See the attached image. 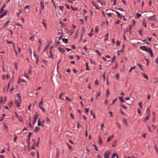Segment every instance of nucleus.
Instances as JSON below:
<instances>
[{"instance_id": "obj_1", "label": "nucleus", "mask_w": 158, "mask_h": 158, "mask_svg": "<svg viewBox=\"0 0 158 158\" xmlns=\"http://www.w3.org/2000/svg\"><path fill=\"white\" fill-rule=\"evenodd\" d=\"M140 48L143 51L148 52L150 53L151 57H152L153 56V54L152 50L149 47H147L146 46H143L140 47Z\"/></svg>"}, {"instance_id": "obj_2", "label": "nucleus", "mask_w": 158, "mask_h": 158, "mask_svg": "<svg viewBox=\"0 0 158 158\" xmlns=\"http://www.w3.org/2000/svg\"><path fill=\"white\" fill-rule=\"evenodd\" d=\"M39 116V114L37 112H35V115L33 116V124H35L36 120Z\"/></svg>"}, {"instance_id": "obj_3", "label": "nucleus", "mask_w": 158, "mask_h": 158, "mask_svg": "<svg viewBox=\"0 0 158 158\" xmlns=\"http://www.w3.org/2000/svg\"><path fill=\"white\" fill-rule=\"evenodd\" d=\"M21 102V99H16L15 101V104L18 107L20 106Z\"/></svg>"}, {"instance_id": "obj_4", "label": "nucleus", "mask_w": 158, "mask_h": 158, "mask_svg": "<svg viewBox=\"0 0 158 158\" xmlns=\"http://www.w3.org/2000/svg\"><path fill=\"white\" fill-rule=\"evenodd\" d=\"M110 152L108 150L106 151L104 155V157L105 158H109V156L110 155Z\"/></svg>"}, {"instance_id": "obj_5", "label": "nucleus", "mask_w": 158, "mask_h": 158, "mask_svg": "<svg viewBox=\"0 0 158 158\" xmlns=\"http://www.w3.org/2000/svg\"><path fill=\"white\" fill-rule=\"evenodd\" d=\"M156 16L155 15L151 16L149 17V20H157V19L155 18Z\"/></svg>"}, {"instance_id": "obj_6", "label": "nucleus", "mask_w": 158, "mask_h": 158, "mask_svg": "<svg viewBox=\"0 0 158 158\" xmlns=\"http://www.w3.org/2000/svg\"><path fill=\"white\" fill-rule=\"evenodd\" d=\"M40 7L41 8H40V10H42L44 8V2L43 1H41L40 2Z\"/></svg>"}, {"instance_id": "obj_7", "label": "nucleus", "mask_w": 158, "mask_h": 158, "mask_svg": "<svg viewBox=\"0 0 158 158\" xmlns=\"http://www.w3.org/2000/svg\"><path fill=\"white\" fill-rule=\"evenodd\" d=\"M98 138L99 139V140H98V144L99 145H101L102 144V143L101 137L99 136L98 137Z\"/></svg>"}, {"instance_id": "obj_8", "label": "nucleus", "mask_w": 158, "mask_h": 158, "mask_svg": "<svg viewBox=\"0 0 158 158\" xmlns=\"http://www.w3.org/2000/svg\"><path fill=\"white\" fill-rule=\"evenodd\" d=\"M118 98L121 102H125V101L124 100L123 96L119 97Z\"/></svg>"}, {"instance_id": "obj_9", "label": "nucleus", "mask_w": 158, "mask_h": 158, "mask_svg": "<svg viewBox=\"0 0 158 158\" xmlns=\"http://www.w3.org/2000/svg\"><path fill=\"white\" fill-rule=\"evenodd\" d=\"M117 143V140H114L113 141V143L112 144V146L114 147H115L116 146V144Z\"/></svg>"}, {"instance_id": "obj_10", "label": "nucleus", "mask_w": 158, "mask_h": 158, "mask_svg": "<svg viewBox=\"0 0 158 158\" xmlns=\"http://www.w3.org/2000/svg\"><path fill=\"white\" fill-rule=\"evenodd\" d=\"M30 138H28L26 140V141L28 144V147L29 148L30 147Z\"/></svg>"}, {"instance_id": "obj_11", "label": "nucleus", "mask_w": 158, "mask_h": 158, "mask_svg": "<svg viewBox=\"0 0 158 158\" xmlns=\"http://www.w3.org/2000/svg\"><path fill=\"white\" fill-rule=\"evenodd\" d=\"M146 114L147 115L150 116V112L149 108H147L146 111Z\"/></svg>"}, {"instance_id": "obj_12", "label": "nucleus", "mask_w": 158, "mask_h": 158, "mask_svg": "<svg viewBox=\"0 0 158 158\" xmlns=\"http://www.w3.org/2000/svg\"><path fill=\"white\" fill-rule=\"evenodd\" d=\"M58 49L59 51L61 52L62 53L65 52L64 49L62 48L61 47H59L58 48Z\"/></svg>"}, {"instance_id": "obj_13", "label": "nucleus", "mask_w": 158, "mask_h": 158, "mask_svg": "<svg viewBox=\"0 0 158 158\" xmlns=\"http://www.w3.org/2000/svg\"><path fill=\"white\" fill-rule=\"evenodd\" d=\"M40 129V127H38V126H36L34 130V132H36L37 131H39Z\"/></svg>"}, {"instance_id": "obj_14", "label": "nucleus", "mask_w": 158, "mask_h": 158, "mask_svg": "<svg viewBox=\"0 0 158 158\" xmlns=\"http://www.w3.org/2000/svg\"><path fill=\"white\" fill-rule=\"evenodd\" d=\"M114 135H112L111 136H110V137H109L108 138H107V142H109L110 141L111 139H112L114 137Z\"/></svg>"}, {"instance_id": "obj_15", "label": "nucleus", "mask_w": 158, "mask_h": 158, "mask_svg": "<svg viewBox=\"0 0 158 158\" xmlns=\"http://www.w3.org/2000/svg\"><path fill=\"white\" fill-rule=\"evenodd\" d=\"M43 24L44 25V26L45 27V28L46 29H47V25L46 24V20L45 19H43Z\"/></svg>"}, {"instance_id": "obj_16", "label": "nucleus", "mask_w": 158, "mask_h": 158, "mask_svg": "<svg viewBox=\"0 0 158 158\" xmlns=\"http://www.w3.org/2000/svg\"><path fill=\"white\" fill-rule=\"evenodd\" d=\"M3 123L5 130L7 131L8 130V127L6 126V124L5 123L3 122Z\"/></svg>"}, {"instance_id": "obj_17", "label": "nucleus", "mask_w": 158, "mask_h": 158, "mask_svg": "<svg viewBox=\"0 0 158 158\" xmlns=\"http://www.w3.org/2000/svg\"><path fill=\"white\" fill-rule=\"evenodd\" d=\"M43 98H42V100H41V102H40V103L39 104V107L43 106Z\"/></svg>"}, {"instance_id": "obj_18", "label": "nucleus", "mask_w": 158, "mask_h": 158, "mask_svg": "<svg viewBox=\"0 0 158 158\" xmlns=\"http://www.w3.org/2000/svg\"><path fill=\"white\" fill-rule=\"evenodd\" d=\"M62 40L64 43L66 44L68 42V40L67 39H65L64 38H63L62 39Z\"/></svg>"}, {"instance_id": "obj_19", "label": "nucleus", "mask_w": 158, "mask_h": 158, "mask_svg": "<svg viewBox=\"0 0 158 158\" xmlns=\"http://www.w3.org/2000/svg\"><path fill=\"white\" fill-rule=\"evenodd\" d=\"M106 97L107 98H108V95L110 94V91H109V89H107V90L106 91Z\"/></svg>"}, {"instance_id": "obj_20", "label": "nucleus", "mask_w": 158, "mask_h": 158, "mask_svg": "<svg viewBox=\"0 0 158 158\" xmlns=\"http://www.w3.org/2000/svg\"><path fill=\"white\" fill-rule=\"evenodd\" d=\"M125 44H123L122 45V48L121 50H119L122 53L123 52V50L125 48Z\"/></svg>"}, {"instance_id": "obj_21", "label": "nucleus", "mask_w": 158, "mask_h": 158, "mask_svg": "<svg viewBox=\"0 0 158 158\" xmlns=\"http://www.w3.org/2000/svg\"><path fill=\"white\" fill-rule=\"evenodd\" d=\"M141 74L143 75V76L146 79H147V80H148V77L147 76L145 73H142Z\"/></svg>"}, {"instance_id": "obj_22", "label": "nucleus", "mask_w": 158, "mask_h": 158, "mask_svg": "<svg viewBox=\"0 0 158 158\" xmlns=\"http://www.w3.org/2000/svg\"><path fill=\"white\" fill-rule=\"evenodd\" d=\"M138 66L140 68V69L142 70V71H144V70L143 69V68L142 67L140 63L138 64Z\"/></svg>"}, {"instance_id": "obj_23", "label": "nucleus", "mask_w": 158, "mask_h": 158, "mask_svg": "<svg viewBox=\"0 0 158 158\" xmlns=\"http://www.w3.org/2000/svg\"><path fill=\"white\" fill-rule=\"evenodd\" d=\"M116 13L117 14L118 16L120 18L122 17V16L117 11H115Z\"/></svg>"}, {"instance_id": "obj_24", "label": "nucleus", "mask_w": 158, "mask_h": 158, "mask_svg": "<svg viewBox=\"0 0 158 158\" xmlns=\"http://www.w3.org/2000/svg\"><path fill=\"white\" fill-rule=\"evenodd\" d=\"M34 35H33L31 36L30 38V40H31L32 41H33L34 40L35 38Z\"/></svg>"}, {"instance_id": "obj_25", "label": "nucleus", "mask_w": 158, "mask_h": 158, "mask_svg": "<svg viewBox=\"0 0 158 158\" xmlns=\"http://www.w3.org/2000/svg\"><path fill=\"white\" fill-rule=\"evenodd\" d=\"M18 119L21 122H23V118L22 116H19L18 118Z\"/></svg>"}, {"instance_id": "obj_26", "label": "nucleus", "mask_w": 158, "mask_h": 158, "mask_svg": "<svg viewBox=\"0 0 158 158\" xmlns=\"http://www.w3.org/2000/svg\"><path fill=\"white\" fill-rule=\"evenodd\" d=\"M116 78L117 80H118L119 79V75L118 73H117L115 75Z\"/></svg>"}, {"instance_id": "obj_27", "label": "nucleus", "mask_w": 158, "mask_h": 158, "mask_svg": "<svg viewBox=\"0 0 158 158\" xmlns=\"http://www.w3.org/2000/svg\"><path fill=\"white\" fill-rule=\"evenodd\" d=\"M115 57H116V56L115 55H114L113 58H112V60L111 61V64H112L113 63H114V60H115Z\"/></svg>"}, {"instance_id": "obj_28", "label": "nucleus", "mask_w": 158, "mask_h": 158, "mask_svg": "<svg viewBox=\"0 0 158 158\" xmlns=\"http://www.w3.org/2000/svg\"><path fill=\"white\" fill-rule=\"evenodd\" d=\"M14 65L15 66V68L16 70H18V67H17V64L16 62H15L14 63Z\"/></svg>"}, {"instance_id": "obj_29", "label": "nucleus", "mask_w": 158, "mask_h": 158, "mask_svg": "<svg viewBox=\"0 0 158 158\" xmlns=\"http://www.w3.org/2000/svg\"><path fill=\"white\" fill-rule=\"evenodd\" d=\"M6 4H4L2 6L1 9V11H3L4 9V8L5 7Z\"/></svg>"}, {"instance_id": "obj_30", "label": "nucleus", "mask_w": 158, "mask_h": 158, "mask_svg": "<svg viewBox=\"0 0 158 158\" xmlns=\"http://www.w3.org/2000/svg\"><path fill=\"white\" fill-rule=\"evenodd\" d=\"M121 106L123 109L124 110H126L127 109V107L123 105L122 104L121 105Z\"/></svg>"}, {"instance_id": "obj_31", "label": "nucleus", "mask_w": 158, "mask_h": 158, "mask_svg": "<svg viewBox=\"0 0 158 158\" xmlns=\"http://www.w3.org/2000/svg\"><path fill=\"white\" fill-rule=\"evenodd\" d=\"M143 25L144 27H146L147 24H146V23H145V20L144 19H143Z\"/></svg>"}, {"instance_id": "obj_32", "label": "nucleus", "mask_w": 158, "mask_h": 158, "mask_svg": "<svg viewBox=\"0 0 158 158\" xmlns=\"http://www.w3.org/2000/svg\"><path fill=\"white\" fill-rule=\"evenodd\" d=\"M10 21L9 20H8L6 23L4 24V28H5L7 25L9 23Z\"/></svg>"}, {"instance_id": "obj_33", "label": "nucleus", "mask_w": 158, "mask_h": 158, "mask_svg": "<svg viewBox=\"0 0 158 158\" xmlns=\"http://www.w3.org/2000/svg\"><path fill=\"white\" fill-rule=\"evenodd\" d=\"M5 116H6V114H2V118L0 119V121H2L4 119H3V117Z\"/></svg>"}, {"instance_id": "obj_34", "label": "nucleus", "mask_w": 158, "mask_h": 158, "mask_svg": "<svg viewBox=\"0 0 158 158\" xmlns=\"http://www.w3.org/2000/svg\"><path fill=\"white\" fill-rule=\"evenodd\" d=\"M13 105V102L12 101H11L9 103L8 105L10 106V108Z\"/></svg>"}, {"instance_id": "obj_35", "label": "nucleus", "mask_w": 158, "mask_h": 158, "mask_svg": "<svg viewBox=\"0 0 158 158\" xmlns=\"http://www.w3.org/2000/svg\"><path fill=\"white\" fill-rule=\"evenodd\" d=\"M90 114H93L94 118H96V117H95V115L94 114V113L93 112V110H91V111H90Z\"/></svg>"}, {"instance_id": "obj_36", "label": "nucleus", "mask_w": 158, "mask_h": 158, "mask_svg": "<svg viewBox=\"0 0 158 158\" xmlns=\"http://www.w3.org/2000/svg\"><path fill=\"white\" fill-rule=\"evenodd\" d=\"M136 16L137 18L139 19L140 17L141 16V15L140 14L137 13L136 14Z\"/></svg>"}, {"instance_id": "obj_37", "label": "nucleus", "mask_w": 158, "mask_h": 158, "mask_svg": "<svg viewBox=\"0 0 158 158\" xmlns=\"http://www.w3.org/2000/svg\"><path fill=\"white\" fill-rule=\"evenodd\" d=\"M133 103V102L132 101H131L128 102L127 103V104L128 105H130L132 104Z\"/></svg>"}, {"instance_id": "obj_38", "label": "nucleus", "mask_w": 158, "mask_h": 158, "mask_svg": "<svg viewBox=\"0 0 158 158\" xmlns=\"http://www.w3.org/2000/svg\"><path fill=\"white\" fill-rule=\"evenodd\" d=\"M100 92L98 93V94L96 95V98L97 100L98 99V97H99L100 96Z\"/></svg>"}, {"instance_id": "obj_39", "label": "nucleus", "mask_w": 158, "mask_h": 158, "mask_svg": "<svg viewBox=\"0 0 158 158\" xmlns=\"http://www.w3.org/2000/svg\"><path fill=\"white\" fill-rule=\"evenodd\" d=\"M88 62L86 63V70H89V68L88 66Z\"/></svg>"}, {"instance_id": "obj_40", "label": "nucleus", "mask_w": 158, "mask_h": 158, "mask_svg": "<svg viewBox=\"0 0 158 158\" xmlns=\"http://www.w3.org/2000/svg\"><path fill=\"white\" fill-rule=\"evenodd\" d=\"M15 138L14 139V141L15 142H16V140H17V136L15 134H14Z\"/></svg>"}, {"instance_id": "obj_41", "label": "nucleus", "mask_w": 158, "mask_h": 158, "mask_svg": "<svg viewBox=\"0 0 158 158\" xmlns=\"http://www.w3.org/2000/svg\"><path fill=\"white\" fill-rule=\"evenodd\" d=\"M106 38L104 40V41H106L108 40V33L106 35Z\"/></svg>"}, {"instance_id": "obj_42", "label": "nucleus", "mask_w": 158, "mask_h": 158, "mask_svg": "<svg viewBox=\"0 0 158 158\" xmlns=\"http://www.w3.org/2000/svg\"><path fill=\"white\" fill-rule=\"evenodd\" d=\"M42 110V111L44 113L45 112V110H44V108L43 107V106H40L39 107Z\"/></svg>"}, {"instance_id": "obj_43", "label": "nucleus", "mask_w": 158, "mask_h": 158, "mask_svg": "<svg viewBox=\"0 0 158 158\" xmlns=\"http://www.w3.org/2000/svg\"><path fill=\"white\" fill-rule=\"evenodd\" d=\"M135 68V67H131L129 70V73H130L133 69H134Z\"/></svg>"}, {"instance_id": "obj_44", "label": "nucleus", "mask_w": 158, "mask_h": 158, "mask_svg": "<svg viewBox=\"0 0 158 158\" xmlns=\"http://www.w3.org/2000/svg\"><path fill=\"white\" fill-rule=\"evenodd\" d=\"M32 134V132H29L27 135L28 138H30Z\"/></svg>"}, {"instance_id": "obj_45", "label": "nucleus", "mask_w": 158, "mask_h": 158, "mask_svg": "<svg viewBox=\"0 0 158 158\" xmlns=\"http://www.w3.org/2000/svg\"><path fill=\"white\" fill-rule=\"evenodd\" d=\"M132 26H131V25H129V31L130 34H131V28H132Z\"/></svg>"}, {"instance_id": "obj_46", "label": "nucleus", "mask_w": 158, "mask_h": 158, "mask_svg": "<svg viewBox=\"0 0 158 158\" xmlns=\"http://www.w3.org/2000/svg\"><path fill=\"white\" fill-rule=\"evenodd\" d=\"M116 155H117V153H113L112 156V158H114L116 156Z\"/></svg>"}, {"instance_id": "obj_47", "label": "nucleus", "mask_w": 158, "mask_h": 158, "mask_svg": "<svg viewBox=\"0 0 158 158\" xmlns=\"http://www.w3.org/2000/svg\"><path fill=\"white\" fill-rule=\"evenodd\" d=\"M138 105L141 108H142V103L141 102H139L138 103Z\"/></svg>"}, {"instance_id": "obj_48", "label": "nucleus", "mask_w": 158, "mask_h": 158, "mask_svg": "<svg viewBox=\"0 0 158 158\" xmlns=\"http://www.w3.org/2000/svg\"><path fill=\"white\" fill-rule=\"evenodd\" d=\"M60 23L61 24V26L62 27H63L65 26L64 23H62L61 21L60 22Z\"/></svg>"}, {"instance_id": "obj_49", "label": "nucleus", "mask_w": 158, "mask_h": 158, "mask_svg": "<svg viewBox=\"0 0 158 158\" xmlns=\"http://www.w3.org/2000/svg\"><path fill=\"white\" fill-rule=\"evenodd\" d=\"M149 115H147L146 118H144V120L145 121H146V120H148L149 118V117H148Z\"/></svg>"}, {"instance_id": "obj_50", "label": "nucleus", "mask_w": 158, "mask_h": 158, "mask_svg": "<svg viewBox=\"0 0 158 158\" xmlns=\"http://www.w3.org/2000/svg\"><path fill=\"white\" fill-rule=\"evenodd\" d=\"M123 122H124V123H125V125L127 126V125L126 120L125 118H124V119H123Z\"/></svg>"}, {"instance_id": "obj_51", "label": "nucleus", "mask_w": 158, "mask_h": 158, "mask_svg": "<svg viewBox=\"0 0 158 158\" xmlns=\"http://www.w3.org/2000/svg\"><path fill=\"white\" fill-rule=\"evenodd\" d=\"M38 42H39V44H40V47H41V40L40 39H39Z\"/></svg>"}, {"instance_id": "obj_52", "label": "nucleus", "mask_w": 158, "mask_h": 158, "mask_svg": "<svg viewBox=\"0 0 158 158\" xmlns=\"http://www.w3.org/2000/svg\"><path fill=\"white\" fill-rule=\"evenodd\" d=\"M142 31L141 29H140L139 31H138V32L139 34V35H142Z\"/></svg>"}, {"instance_id": "obj_53", "label": "nucleus", "mask_w": 158, "mask_h": 158, "mask_svg": "<svg viewBox=\"0 0 158 158\" xmlns=\"http://www.w3.org/2000/svg\"><path fill=\"white\" fill-rule=\"evenodd\" d=\"M93 146L94 147L95 150L96 151H98V149L97 148L96 145L94 144H93Z\"/></svg>"}, {"instance_id": "obj_54", "label": "nucleus", "mask_w": 158, "mask_h": 158, "mask_svg": "<svg viewBox=\"0 0 158 158\" xmlns=\"http://www.w3.org/2000/svg\"><path fill=\"white\" fill-rule=\"evenodd\" d=\"M67 145H68V146L69 147V148L70 150H73V147L72 146H71L70 145H69L67 143Z\"/></svg>"}, {"instance_id": "obj_55", "label": "nucleus", "mask_w": 158, "mask_h": 158, "mask_svg": "<svg viewBox=\"0 0 158 158\" xmlns=\"http://www.w3.org/2000/svg\"><path fill=\"white\" fill-rule=\"evenodd\" d=\"M15 24L16 25V26H20L22 28H23V26H22L21 25L20 23H15Z\"/></svg>"}, {"instance_id": "obj_56", "label": "nucleus", "mask_w": 158, "mask_h": 158, "mask_svg": "<svg viewBox=\"0 0 158 158\" xmlns=\"http://www.w3.org/2000/svg\"><path fill=\"white\" fill-rule=\"evenodd\" d=\"M71 9L74 11L75 10H78V9L77 8H74L72 6H71Z\"/></svg>"}, {"instance_id": "obj_57", "label": "nucleus", "mask_w": 158, "mask_h": 158, "mask_svg": "<svg viewBox=\"0 0 158 158\" xmlns=\"http://www.w3.org/2000/svg\"><path fill=\"white\" fill-rule=\"evenodd\" d=\"M98 29L99 28L98 26H96V27L95 29V31L97 32H98Z\"/></svg>"}, {"instance_id": "obj_58", "label": "nucleus", "mask_w": 158, "mask_h": 158, "mask_svg": "<svg viewBox=\"0 0 158 158\" xmlns=\"http://www.w3.org/2000/svg\"><path fill=\"white\" fill-rule=\"evenodd\" d=\"M85 112L86 113H87L89 112V109L88 108H85Z\"/></svg>"}, {"instance_id": "obj_59", "label": "nucleus", "mask_w": 158, "mask_h": 158, "mask_svg": "<svg viewBox=\"0 0 158 158\" xmlns=\"http://www.w3.org/2000/svg\"><path fill=\"white\" fill-rule=\"evenodd\" d=\"M32 142H33V144L32 145L35 146V140L33 139H32Z\"/></svg>"}, {"instance_id": "obj_60", "label": "nucleus", "mask_w": 158, "mask_h": 158, "mask_svg": "<svg viewBox=\"0 0 158 158\" xmlns=\"http://www.w3.org/2000/svg\"><path fill=\"white\" fill-rule=\"evenodd\" d=\"M28 126L29 127L31 128H32L33 127H32V125L31 124V120L30 121Z\"/></svg>"}, {"instance_id": "obj_61", "label": "nucleus", "mask_w": 158, "mask_h": 158, "mask_svg": "<svg viewBox=\"0 0 158 158\" xmlns=\"http://www.w3.org/2000/svg\"><path fill=\"white\" fill-rule=\"evenodd\" d=\"M66 99L68 101H70L72 100V99H71L69 98L68 97H65Z\"/></svg>"}, {"instance_id": "obj_62", "label": "nucleus", "mask_w": 158, "mask_h": 158, "mask_svg": "<svg viewBox=\"0 0 158 158\" xmlns=\"http://www.w3.org/2000/svg\"><path fill=\"white\" fill-rule=\"evenodd\" d=\"M17 96L19 98V99H21V96L19 93L17 94Z\"/></svg>"}, {"instance_id": "obj_63", "label": "nucleus", "mask_w": 158, "mask_h": 158, "mask_svg": "<svg viewBox=\"0 0 158 158\" xmlns=\"http://www.w3.org/2000/svg\"><path fill=\"white\" fill-rule=\"evenodd\" d=\"M73 33V32H72L70 30H69L67 32V34L68 33H70V35H72Z\"/></svg>"}, {"instance_id": "obj_64", "label": "nucleus", "mask_w": 158, "mask_h": 158, "mask_svg": "<svg viewBox=\"0 0 158 158\" xmlns=\"http://www.w3.org/2000/svg\"><path fill=\"white\" fill-rule=\"evenodd\" d=\"M59 8H60V9L62 11H63V10L64 9V7L62 6H59Z\"/></svg>"}]
</instances>
